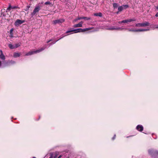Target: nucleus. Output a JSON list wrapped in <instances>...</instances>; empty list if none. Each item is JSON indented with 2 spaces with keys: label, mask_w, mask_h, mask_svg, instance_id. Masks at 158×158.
<instances>
[{
  "label": "nucleus",
  "mask_w": 158,
  "mask_h": 158,
  "mask_svg": "<svg viewBox=\"0 0 158 158\" xmlns=\"http://www.w3.org/2000/svg\"><path fill=\"white\" fill-rule=\"evenodd\" d=\"M91 28H86L84 29L81 28H78L76 29H74L70 30H69L67 31L66 33H69L71 32H74V33H77L80 32H83L86 31H89L90 30Z\"/></svg>",
  "instance_id": "nucleus-1"
},
{
  "label": "nucleus",
  "mask_w": 158,
  "mask_h": 158,
  "mask_svg": "<svg viewBox=\"0 0 158 158\" xmlns=\"http://www.w3.org/2000/svg\"><path fill=\"white\" fill-rule=\"evenodd\" d=\"M83 19L82 17H78V18H77L76 19H74V21L76 22V21H77L78 20H80V19Z\"/></svg>",
  "instance_id": "nucleus-23"
},
{
  "label": "nucleus",
  "mask_w": 158,
  "mask_h": 158,
  "mask_svg": "<svg viewBox=\"0 0 158 158\" xmlns=\"http://www.w3.org/2000/svg\"><path fill=\"white\" fill-rule=\"evenodd\" d=\"M51 40H49L47 42V43H49L50 42Z\"/></svg>",
  "instance_id": "nucleus-35"
},
{
  "label": "nucleus",
  "mask_w": 158,
  "mask_h": 158,
  "mask_svg": "<svg viewBox=\"0 0 158 158\" xmlns=\"http://www.w3.org/2000/svg\"><path fill=\"white\" fill-rule=\"evenodd\" d=\"M24 21H23L19 19L17 20L15 23V25L16 26H18L20 24L23 23Z\"/></svg>",
  "instance_id": "nucleus-9"
},
{
  "label": "nucleus",
  "mask_w": 158,
  "mask_h": 158,
  "mask_svg": "<svg viewBox=\"0 0 158 158\" xmlns=\"http://www.w3.org/2000/svg\"><path fill=\"white\" fill-rule=\"evenodd\" d=\"M2 65V63H1V62L0 61V67Z\"/></svg>",
  "instance_id": "nucleus-36"
},
{
  "label": "nucleus",
  "mask_w": 158,
  "mask_h": 158,
  "mask_svg": "<svg viewBox=\"0 0 158 158\" xmlns=\"http://www.w3.org/2000/svg\"><path fill=\"white\" fill-rule=\"evenodd\" d=\"M151 28L153 29L155 28H158V25H151Z\"/></svg>",
  "instance_id": "nucleus-21"
},
{
  "label": "nucleus",
  "mask_w": 158,
  "mask_h": 158,
  "mask_svg": "<svg viewBox=\"0 0 158 158\" xmlns=\"http://www.w3.org/2000/svg\"><path fill=\"white\" fill-rule=\"evenodd\" d=\"M155 16L156 17H158V12L156 14Z\"/></svg>",
  "instance_id": "nucleus-33"
},
{
  "label": "nucleus",
  "mask_w": 158,
  "mask_h": 158,
  "mask_svg": "<svg viewBox=\"0 0 158 158\" xmlns=\"http://www.w3.org/2000/svg\"><path fill=\"white\" fill-rule=\"evenodd\" d=\"M0 58L3 60H4L5 59V57L4 55L2 54L0 55Z\"/></svg>",
  "instance_id": "nucleus-20"
},
{
  "label": "nucleus",
  "mask_w": 158,
  "mask_h": 158,
  "mask_svg": "<svg viewBox=\"0 0 158 158\" xmlns=\"http://www.w3.org/2000/svg\"><path fill=\"white\" fill-rule=\"evenodd\" d=\"M128 6L126 5H124L121 6L119 7L118 8V12H120L122 11L123 10L126 9L128 8Z\"/></svg>",
  "instance_id": "nucleus-7"
},
{
  "label": "nucleus",
  "mask_w": 158,
  "mask_h": 158,
  "mask_svg": "<svg viewBox=\"0 0 158 158\" xmlns=\"http://www.w3.org/2000/svg\"><path fill=\"white\" fill-rule=\"evenodd\" d=\"M115 136H116V135H114V136L112 138V139L113 140L114 139H115Z\"/></svg>",
  "instance_id": "nucleus-30"
},
{
  "label": "nucleus",
  "mask_w": 158,
  "mask_h": 158,
  "mask_svg": "<svg viewBox=\"0 0 158 158\" xmlns=\"http://www.w3.org/2000/svg\"><path fill=\"white\" fill-rule=\"evenodd\" d=\"M61 157V156L60 155V156L58 158H60Z\"/></svg>",
  "instance_id": "nucleus-37"
},
{
  "label": "nucleus",
  "mask_w": 158,
  "mask_h": 158,
  "mask_svg": "<svg viewBox=\"0 0 158 158\" xmlns=\"http://www.w3.org/2000/svg\"><path fill=\"white\" fill-rule=\"evenodd\" d=\"M20 46V44H16L14 45L15 48H17L18 47H19Z\"/></svg>",
  "instance_id": "nucleus-24"
},
{
  "label": "nucleus",
  "mask_w": 158,
  "mask_h": 158,
  "mask_svg": "<svg viewBox=\"0 0 158 158\" xmlns=\"http://www.w3.org/2000/svg\"><path fill=\"white\" fill-rule=\"evenodd\" d=\"M45 5H48L50 4V2H47L45 3Z\"/></svg>",
  "instance_id": "nucleus-28"
},
{
  "label": "nucleus",
  "mask_w": 158,
  "mask_h": 158,
  "mask_svg": "<svg viewBox=\"0 0 158 158\" xmlns=\"http://www.w3.org/2000/svg\"><path fill=\"white\" fill-rule=\"evenodd\" d=\"M43 3H44L43 2H41L39 3H40V6H41V7L42 6H41V5L43 4Z\"/></svg>",
  "instance_id": "nucleus-29"
},
{
  "label": "nucleus",
  "mask_w": 158,
  "mask_h": 158,
  "mask_svg": "<svg viewBox=\"0 0 158 158\" xmlns=\"http://www.w3.org/2000/svg\"><path fill=\"white\" fill-rule=\"evenodd\" d=\"M17 7L16 6H11L10 5L9 7L6 9V12L10 11L12 9L16 8Z\"/></svg>",
  "instance_id": "nucleus-13"
},
{
  "label": "nucleus",
  "mask_w": 158,
  "mask_h": 158,
  "mask_svg": "<svg viewBox=\"0 0 158 158\" xmlns=\"http://www.w3.org/2000/svg\"><path fill=\"white\" fill-rule=\"evenodd\" d=\"M82 19H85L86 20H88L90 19V18L86 17H82Z\"/></svg>",
  "instance_id": "nucleus-26"
},
{
  "label": "nucleus",
  "mask_w": 158,
  "mask_h": 158,
  "mask_svg": "<svg viewBox=\"0 0 158 158\" xmlns=\"http://www.w3.org/2000/svg\"><path fill=\"white\" fill-rule=\"evenodd\" d=\"M15 62L12 60H8L7 61H5L3 62L2 64V66L3 67L10 66L12 64L15 63Z\"/></svg>",
  "instance_id": "nucleus-4"
},
{
  "label": "nucleus",
  "mask_w": 158,
  "mask_h": 158,
  "mask_svg": "<svg viewBox=\"0 0 158 158\" xmlns=\"http://www.w3.org/2000/svg\"><path fill=\"white\" fill-rule=\"evenodd\" d=\"M64 21V19H62L55 20L53 21V23L55 25L56 24H60L63 23Z\"/></svg>",
  "instance_id": "nucleus-6"
},
{
  "label": "nucleus",
  "mask_w": 158,
  "mask_h": 158,
  "mask_svg": "<svg viewBox=\"0 0 158 158\" xmlns=\"http://www.w3.org/2000/svg\"><path fill=\"white\" fill-rule=\"evenodd\" d=\"M136 128L137 130L140 131H142L143 130V127L141 125H139L136 127Z\"/></svg>",
  "instance_id": "nucleus-10"
},
{
  "label": "nucleus",
  "mask_w": 158,
  "mask_h": 158,
  "mask_svg": "<svg viewBox=\"0 0 158 158\" xmlns=\"http://www.w3.org/2000/svg\"><path fill=\"white\" fill-rule=\"evenodd\" d=\"M33 158H36L35 157H33Z\"/></svg>",
  "instance_id": "nucleus-41"
},
{
  "label": "nucleus",
  "mask_w": 158,
  "mask_h": 158,
  "mask_svg": "<svg viewBox=\"0 0 158 158\" xmlns=\"http://www.w3.org/2000/svg\"><path fill=\"white\" fill-rule=\"evenodd\" d=\"M94 15L96 16H99V17H102V14L101 13H95L94 14Z\"/></svg>",
  "instance_id": "nucleus-18"
},
{
  "label": "nucleus",
  "mask_w": 158,
  "mask_h": 158,
  "mask_svg": "<svg viewBox=\"0 0 158 158\" xmlns=\"http://www.w3.org/2000/svg\"><path fill=\"white\" fill-rule=\"evenodd\" d=\"M118 12H118H118H117V14H118Z\"/></svg>",
  "instance_id": "nucleus-40"
},
{
  "label": "nucleus",
  "mask_w": 158,
  "mask_h": 158,
  "mask_svg": "<svg viewBox=\"0 0 158 158\" xmlns=\"http://www.w3.org/2000/svg\"><path fill=\"white\" fill-rule=\"evenodd\" d=\"M8 46L11 49H13L15 48L14 45H13L11 44H9L8 45Z\"/></svg>",
  "instance_id": "nucleus-19"
},
{
  "label": "nucleus",
  "mask_w": 158,
  "mask_h": 158,
  "mask_svg": "<svg viewBox=\"0 0 158 158\" xmlns=\"http://www.w3.org/2000/svg\"><path fill=\"white\" fill-rule=\"evenodd\" d=\"M13 30H14V29L13 28H11L10 30V36L11 38H12L13 36Z\"/></svg>",
  "instance_id": "nucleus-15"
},
{
  "label": "nucleus",
  "mask_w": 158,
  "mask_h": 158,
  "mask_svg": "<svg viewBox=\"0 0 158 158\" xmlns=\"http://www.w3.org/2000/svg\"><path fill=\"white\" fill-rule=\"evenodd\" d=\"M113 6L114 8H116L118 6V4L116 3H113Z\"/></svg>",
  "instance_id": "nucleus-25"
},
{
  "label": "nucleus",
  "mask_w": 158,
  "mask_h": 158,
  "mask_svg": "<svg viewBox=\"0 0 158 158\" xmlns=\"http://www.w3.org/2000/svg\"><path fill=\"white\" fill-rule=\"evenodd\" d=\"M149 29H137L138 32V31H149Z\"/></svg>",
  "instance_id": "nucleus-14"
},
{
  "label": "nucleus",
  "mask_w": 158,
  "mask_h": 158,
  "mask_svg": "<svg viewBox=\"0 0 158 158\" xmlns=\"http://www.w3.org/2000/svg\"><path fill=\"white\" fill-rule=\"evenodd\" d=\"M50 155V156L49 158H56V155L54 156L52 153H51Z\"/></svg>",
  "instance_id": "nucleus-22"
},
{
  "label": "nucleus",
  "mask_w": 158,
  "mask_h": 158,
  "mask_svg": "<svg viewBox=\"0 0 158 158\" xmlns=\"http://www.w3.org/2000/svg\"><path fill=\"white\" fill-rule=\"evenodd\" d=\"M20 56V53H19L15 52L14 53L13 56L15 58H16L19 57Z\"/></svg>",
  "instance_id": "nucleus-16"
},
{
  "label": "nucleus",
  "mask_w": 158,
  "mask_h": 158,
  "mask_svg": "<svg viewBox=\"0 0 158 158\" xmlns=\"http://www.w3.org/2000/svg\"><path fill=\"white\" fill-rule=\"evenodd\" d=\"M30 7V6H28V9Z\"/></svg>",
  "instance_id": "nucleus-39"
},
{
  "label": "nucleus",
  "mask_w": 158,
  "mask_h": 158,
  "mask_svg": "<svg viewBox=\"0 0 158 158\" xmlns=\"http://www.w3.org/2000/svg\"><path fill=\"white\" fill-rule=\"evenodd\" d=\"M83 23V22L81 21L79 23L77 24H76L74 25L73 27H81L82 26V24Z\"/></svg>",
  "instance_id": "nucleus-11"
},
{
  "label": "nucleus",
  "mask_w": 158,
  "mask_h": 158,
  "mask_svg": "<svg viewBox=\"0 0 158 158\" xmlns=\"http://www.w3.org/2000/svg\"><path fill=\"white\" fill-rule=\"evenodd\" d=\"M0 53H1V54H0V55H2V54H3V52H2V50H0Z\"/></svg>",
  "instance_id": "nucleus-31"
},
{
  "label": "nucleus",
  "mask_w": 158,
  "mask_h": 158,
  "mask_svg": "<svg viewBox=\"0 0 158 158\" xmlns=\"http://www.w3.org/2000/svg\"><path fill=\"white\" fill-rule=\"evenodd\" d=\"M123 29H127L129 31H133V32H138L137 29V30H134L133 29H127V28H123Z\"/></svg>",
  "instance_id": "nucleus-17"
},
{
  "label": "nucleus",
  "mask_w": 158,
  "mask_h": 158,
  "mask_svg": "<svg viewBox=\"0 0 158 158\" xmlns=\"http://www.w3.org/2000/svg\"><path fill=\"white\" fill-rule=\"evenodd\" d=\"M135 21V19H130L123 20V22L124 23H127L128 22H131L132 21Z\"/></svg>",
  "instance_id": "nucleus-12"
},
{
  "label": "nucleus",
  "mask_w": 158,
  "mask_h": 158,
  "mask_svg": "<svg viewBox=\"0 0 158 158\" xmlns=\"http://www.w3.org/2000/svg\"><path fill=\"white\" fill-rule=\"evenodd\" d=\"M123 20L121 21H119L118 22V23L119 24H120V23H123Z\"/></svg>",
  "instance_id": "nucleus-32"
},
{
  "label": "nucleus",
  "mask_w": 158,
  "mask_h": 158,
  "mask_svg": "<svg viewBox=\"0 0 158 158\" xmlns=\"http://www.w3.org/2000/svg\"><path fill=\"white\" fill-rule=\"evenodd\" d=\"M156 9L158 10V6L156 7Z\"/></svg>",
  "instance_id": "nucleus-38"
},
{
  "label": "nucleus",
  "mask_w": 158,
  "mask_h": 158,
  "mask_svg": "<svg viewBox=\"0 0 158 158\" xmlns=\"http://www.w3.org/2000/svg\"><path fill=\"white\" fill-rule=\"evenodd\" d=\"M150 25L149 23L148 22H145L142 23H138L135 25V26L137 27H145L147 26H148Z\"/></svg>",
  "instance_id": "nucleus-5"
},
{
  "label": "nucleus",
  "mask_w": 158,
  "mask_h": 158,
  "mask_svg": "<svg viewBox=\"0 0 158 158\" xmlns=\"http://www.w3.org/2000/svg\"><path fill=\"white\" fill-rule=\"evenodd\" d=\"M151 150H148V152L150 154L151 153Z\"/></svg>",
  "instance_id": "nucleus-34"
},
{
  "label": "nucleus",
  "mask_w": 158,
  "mask_h": 158,
  "mask_svg": "<svg viewBox=\"0 0 158 158\" xmlns=\"http://www.w3.org/2000/svg\"><path fill=\"white\" fill-rule=\"evenodd\" d=\"M123 28H121L120 27H110L108 28V29L109 30H121L123 29Z\"/></svg>",
  "instance_id": "nucleus-8"
},
{
  "label": "nucleus",
  "mask_w": 158,
  "mask_h": 158,
  "mask_svg": "<svg viewBox=\"0 0 158 158\" xmlns=\"http://www.w3.org/2000/svg\"><path fill=\"white\" fill-rule=\"evenodd\" d=\"M65 36H64L61 37L60 39H59V40H57L56 41H55V42H52V43H51V44H55L56 43V42H57V41H58V40H59L60 39L64 37Z\"/></svg>",
  "instance_id": "nucleus-27"
},
{
  "label": "nucleus",
  "mask_w": 158,
  "mask_h": 158,
  "mask_svg": "<svg viewBox=\"0 0 158 158\" xmlns=\"http://www.w3.org/2000/svg\"><path fill=\"white\" fill-rule=\"evenodd\" d=\"M46 46H44L42 48H41L39 50H36L31 51L30 52L27 53L25 55L27 56H29V55H32L35 53H39L40 52H41L43 50H44L45 48H46L47 47Z\"/></svg>",
  "instance_id": "nucleus-2"
},
{
  "label": "nucleus",
  "mask_w": 158,
  "mask_h": 158,
  "mask_svg": "<svg viewBox=\"0 0 158 158\" xmlns=\"http://www.w3.org/2000/svg\"><path fill=\"white\" fill-rule=\"evenodd\" d=\"M41 6H40V3H39L36 5L35 8L34 9L33 12L31 13L32 17L37 12H38L40 10Z\"/></svg>",
  "instance_id": "nucleus-3"
}]
</instances>
